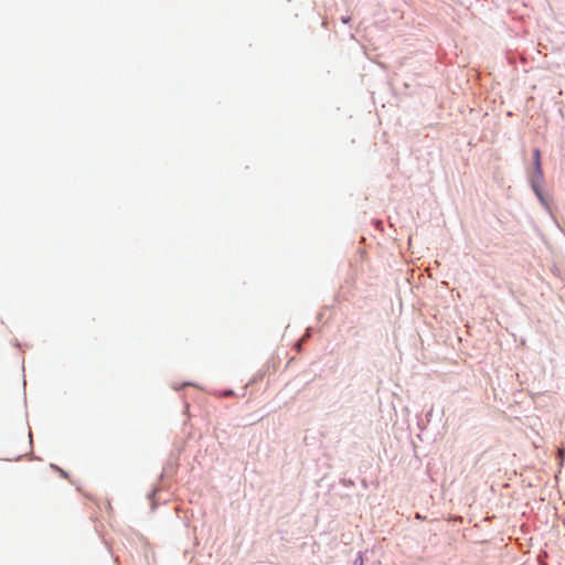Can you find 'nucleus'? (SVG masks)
<instances>
[{"label": "nucleus", "instance_id": "nucleus-1", "mask_svg": "<svg viewBox=\"0 0 565 565\" xmlns=\"http://www.w3.org/2000/svg\"><path fill=\"white\" fill-rule=\"evenodd\" d=\"M544 174L542 169L541 151L539 148L533 149V171L529 174V183L540 203L548 209V201L542 191Z\"/></svg>", "mask_w": 565, "mask_h": 565}, {"label": "nucleus", "instance_id": "nucleus-2", "mask_svg": "<svg viewBox=\"0 0 565 565\" xmlns=\"http://www.w3.org/2000/svg\"><path fill=\"white\" fill-rule=\"evenodd\" d=\"M544 174L542 169L541 151L539 148L533 149V171L529 174V183L540 203L548 209V201L542 191Z\"/></svg>", "mask_w": 565, "mask_h": 565}, {"label": "nucleus", "instance_id": "nucleus-3", "mask_svg": "<svg viewBox=\"0 0 565 565\" xmlns=\"http://www.w3.org/2000/svg\"><path fill=\"white\" fill-rule=\"evenodd\" d=\"M353 565H363L364 564V559H363V553L362 552H359L355 556V558L353 559L352 562Z\"/></svg>", "mask_w": 565, "mask_h": 565}, {"label": "nucleus", "instance_id": "nucleus-4", "mask_svg": "<svg viewBox=\"0 0 565 565\" xmlns=\"http://www.w3.org/2000/svg\"><path fill=\"white\" fill-rule=\"evenodd\" d=\"M310 337H311V329H310V328H308V329L306 330V333H305V334L302 335V338H301V342H306Z\"/></svg>", "mask_w": 565, "mask_h": 565}, {"label": "nucleus", "instance_id": "nucleus-5", "mask_svg": "<svg viewBox=\"0 0 565 565\" xmlns=\"http://www.w3.org/2000/svg\"><path fill=\"white\" fill-rule=\"evenodd\" d=\"M51 468L56 470V471L61 470V468L58 466L54 465V463H51Z\"/></svg>", "mask_w": 565, "mask_h": 565}, {"label": "nucleus", "instance_id": "nucleus-6", "mask_svg": "<svg viewBox=\"0 0 565 565\" xmlns=\"http://www.w3.org/2000/svg\"><path fill=\"white\" fill-rule=\"evenodd\" d=\"M58 472H60L63 477H65V478L67 477V472H66V471H64L63 469L58 470Z\"/></svg>", "mask_w": 565, "mask_h": 565}, {"label": "nucleus", "instance_id": "nucleus-7", "mask_svg": "<svg viewBox=\"0 0 565 565\" xmlns=\"http://www.w3.org/2000/svg\"><path fill=\"white\" fill-rule=\"evenodd\" d=\"M189 385H192V383H190V382H184V383L182 384V386H189Z\"/></svg>", "mask_w": 565, "mask_h": 565}, {"label": "nucleus", "instance_id": "nucleus-8", "mask_svg": "<svg viewBox=\"0 0 565 565\" xmlns=\"http://www.w3.org/2000/svg\"><path fill=\"white\" fill-rule=\"evenodd\" d=\"M153 495V492L148 493V498L151 499Z\"/></svg>", "mask_w": 565, "mask_h": 565}]
</instances>
